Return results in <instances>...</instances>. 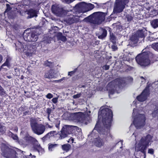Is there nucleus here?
Listing matches in <instances>:
<instances>
[{
    "mask_svg": "<svg viewBox=\"0 0 158 158\" xmlns=\"http://www.w3.org/2000/svg\"><path fill=\"white\" fill-rule=\"evenodd\" d=\"M98 119L102 118V121L104 129L101 127L97 122L94 130H96L100 134L109 135L112 138L113 136L110 132V129L113 121V113L112 110L107 108L102 109L98 112Z\"/></svg>",
    "mask_w": 158,
    "mask_h": 158,
    "instance_id": "nucleus-1",
    "label": "nucleus"
},
{
    "mask_svg": "<svg viewBox=\"0 0 158 158\" xmlns=\"http://www.w3.org/2000/svg\"><path fill=\"white\" fill-rule=\"evenodd\" d=\"M125 83V78L123 77L117 78L111 81L107 85V89L109 94L112 95L114 94L115 85L120 88L123 87Z\"/></svg>",
    "mask_w": 158,
    "mask_h": 158,
    "instance_id": "nucleus-2",
    "label": "nucleus"
},
{
    "mask_svg": "<svg viewBox=\"0 0 158 158\" xmlns=\"http://www.w3.org/2000/svg\"><path fill=\"white\" fill-rule=\"evenodd\" d=\"M152 138V136L150 134L142 137L137 144L136 147L137 151L141 152L145 154L147 149L149 146Z\"/></svg>",
    "mask_w": 158,
    "mask_h": 158,
    "instance_id": "nucleus-3",
    "label": "nucleus"
},
{
    "mask_svg": "<svg viewBox=\"0 0 158 158\" xmlns=\"http://www.w3.org/2000/svg\"><path fill=\"white\" fill-rule=\"evenodd\" d=\"M149 51H147L138 54L135 58L137 63L143 66H146L149 65L150 60L149 58Z\"/></svg>",
    "mask_w": 158,
    "mask_h": 158,
    "instance_id": "nucleus-4",
    "label": "nucleus"
},
{
    "mask_svg": "<svg viewBox=\"0 0 158 158\" xmlns=\"http://www.w3.org/2000/svg\"><path fill=\"white\" fill-rule=\"evenodd\" d=\"M128 0H116V2L113 9L112 14L110 15L111 18H116V17H113L114 14L116 15L118 13L122 12L125 7L126 3L127 2Z\"/></svg>",
    "mask_w": 158,
    "mask_h": 158,
    "instance_id": "nucleus-5",
    "label": "nucleus"
},
{
    "mask_svg": "<svg viewBox=\"0 0 158 158\" xmlns=\"http://www.w3.org/2000/svg\"><path fill=\"white\" fill-rule=\"evenodd\" d=\"M75 127L72 125H64L60 131V139H63L67 137L68 135L72 133Z\"/></svg>",
    "mask_w": 158,
    "mask_h": 158,
    "instance_id": "nucleus-6",
    "label": "nucleus"
},
{
    "mask_svg": "<svg viewBox=\"0 0 158 158\" xmlns=\"http://www.w3.org/2000/svg\"><path fill=\"white\" fill-rule=\"evenodd\" d=\"M102 17L100 15H97L94 13L87 17L85 18L86 21L94 24H99L102 22Z\"/></svg>",
    "mask_w": 158,
    "mask_h": 158,
    "instance_id": "nucleus-7",
    "label": "nucleus"
},
{
    "mask_svg": "<svg viewBox=\"0 0 158 158\" xmlns=\"http://www.w3.org/2000/svg\"><path fill=\"white\" fill-rule=\"evenodd\" d=\"M146 117L143 114H139L134 118L133 123L137 129L143 127L145 125Z\"/></svg>",
    "mask_w": 158,
    "mask_h": 158,
    "instance_id": "nucleus-8",
    "label": "nucleus"
},
{
    "mask_svg": "<svg viewBox=\"0 0 158 158\" xmlns=\"http://www.w3.org/2000/svg\"><path fill=\"white\" fill-rule=\"evenodd\" d=\"M51 10L52 12L55 15L59 17H63L68 13L69 11L64 10L63 8L57 5H53L52 6Z\"/></svg>",
    "mask_w": 158,
    "mask_h": 158,
    "instance_id": "nucleus-9",
    "label": "nucleus"
},
{
    "mask_svg": "<svg viewBox=\"0 0 158 158\" xmlns=\"http://www.w3.org/2000/svg\"><path fill=\"white\" fill-rule=\"evenodd\" d=\"M31 126L33 132L38 135L43 133L45 130V127L44 125L38 124L36 122L32 123Z\"/></svg>",
    "mask_w": 158,
    "mask_h": 158,
    "instance_id": "nucleus-10",
    "label": "nucleus"
},
{
    "mask_svg": "<svg viewBox=\"0 0 158 158\" xmlns=\"http://www.w3.org/2000/svg\"><path fill=\"white\" fill-rule=\"evenodd\" d=\"M38 34L35 31H31L27 33H25L23 35L24 40L29 42H36L38 38Z\"/></svg>",
    "mask_w": 158,
    "mask_h": 158,
    "instance_id": "nucleus-11",
    "label": "nucleus"
},
{
    "mask_svg": "<svg viewBox=\"0 0 158 158\" xmlns=\"http://www.w3.org/2000/svg\"><path fill=\"white\" fill-rule=\"evenodd\" d=\"M150 86L149 85H147L141 94L137 97L136 99L138 101L143 102L147 99L148 97L150 94Z\"/></svg>",
    "mask_w": 158,
    "mask_h": 158,
    "instance_id": "nucleus-12",
    "label": "nucleus"
},
{
    "mask_svg": "<svg viewBox=\"0 0 158 158\" xmlns=\"http://www.w3.org/2000/svg\"><path fill=\"white\" fill-rule=\"evenodd\" d=\"M75 119L78 122L84 123L85 120V114L81 112L75 113L74 114Z\"/></svg>",
    "mask_w": 158,
    "mask_h": 158,
    "instance_id": "nucleus-13",
    "label": "nucleus"
},
{
    "mask_svg": "<svg viewBox=\"0 0 158 158\" xmlns=\"http://www.w3.org/2000/svg\"><path fill=\"white\" fill-rule=\"evenodd\" d=\"M23 139L24 142L25 143L24 144L26 145L35 143V142H37V140L36 139L30 136L29 135H26Z\"/></svg>",
    "mask_w": 158,
    "mask_h": 158,
    "instance_id": "nucleus-14",
    "label": "nucleus"
},
{
    "mask_svg": "<svg viewBox=\"0 0 158 158\" xmlns=\"http://www.w3.org/2000/svg\"><path fill=\"white\" fill-rule=\"evenodd\" d=\"M25 12L27 13L28 16L27 19H30L33 18L34 17L37 16L36 10L32 8L30 9L26 10Z\"/></svg>",
    "mask_w": 158,
    "mask_h": 158,
    "instance_id": "nucleus-15",
    "label": "nucleus"
},
{
    "mask_svg": "<svg viewBox=\"0 0 158 158\" xmlns=\"http://www.w3.org/2000/svg\"><path fill=\"white\" fill-rule=\"evenodd\" d=\"M18 154L15 151L11 149L4 156L6 158H18Z\"/></svg>",
    "mask_w": 158,
    "mask_h": 158,
    "instance_id": "nucleus-16",
    "label": "nucleus"
},
{
    "mask_svg": "<svg viewBox=\"0 0 158 158\" xmlns=\"http://www.w3.org/2000/svg\"><path fill=\"white\" fill-rule=\"evenodd\" d=\"M76 16L73 15L72 17H69L66 20V22L69 24L71 25L73 23H77L79 22V19L78 18H76Z\"/></svg>",
    "mask_w": 158,
    "mask_h": 158,
    "instance_id": "nucleus-17",
    "label": "nucleus"
},
{
    "mask_svg": "<svg viewBox=\"0 0 158 158\" xmlns=\"http://www.w3.org/2000/svg\"><path fill=\"white\" fill-rule=\"evenodd\" d=\"M11 149L4 143H2L1 144V151L3 156L5 155L8 152H9Z\"/></svg>",
    "mask_w": 158,
    "mask_h": 158,
    "instance_id": "nucleus-18",
    "label": "nucleus"
},
{
    "mask_svg": "<svg viewBox=\"0 0 158 158\" xmlns=\"http://www.w3.org/2000/svg\"><path fill=\"white\" fill-rule=\"evenodd\" d=\"M94 145L97 147H100L103 145L104 143L102 139L98 137L94 140Z\"/></svg>",
    "mask_w": 158,
    "mask_h": 158,
    "instance_id": "nucleus-19",
    "label": "nucleus"
},
{
    "mask_svg": "<svg viewBox=\"0 0 158 158\" xmlns=\"http://www.w3.org/2000/svg\"><path fill=\"white\" fill-rule=\"evenodd\" d=\"M145 30L143 29L139 30L137 31L135 34L139 38H144L145 36Z\"/></svg>",
    "mask_w": 158,
    "mask_h": 158,
    "instance_id": "nucleus-20",
    "label": "nucleus"
},
{
    "mask_svg": "<svg viewBox=\"0 0 158 158\" xmlns=\"http://www.w3.org/2000/svg\"><path fill=\"white\" fill-rule=\"evenodd\" d=\"M109 31L110 33V40L113 44H116V37L114 35V34L111 33V29L110 28H109Z\"/></svg>",
    "mask_w": 158,
    "mask_h": 158,
    "instance_id": "nucleus-21",
    "label": "nucleus"
},
{
    "mask_svg": "<svg viewBox=\"0 0 158 158\" xmlns=\"http://www.w3.org/2000/svg\"><path fill=\"white\" fill-rule=\"evenodd\" d=\"M43 65L45 67H48L50 68H52L54 66V63L53 62L49 61V60H47L44 61Z\"/></svg>",
    "mask_w": 158,
    "mask_h": 158,
    "instance_id": "nucleus-22",
    "label": "nucleus"
},
{
    "mask_svg": "<svg viewBox=\"0 0 158 158\" xmlns=\"http://www.w3.org/2000/svg\"><path fill=\"white\" fill-rule=\"evenodd\" d=\"M32 144L33 145V149L35 151H37L39 152L42 150V148L40 145L38 144L37 141L35 143H33Z\"/></svg>",
    "mask_w": 158,
    "mask_h": 158,
    "instance_id": "nucleus-23",
    "label": "nucleus"
},
{
    "mask_svg": "<svg viewBox=\"0 0 158 158\" xmlns=\"http://www.w3.org/2000/svg\"><path fill=\"white\" fill-rule=\"evenodd\" d=\"M57 37L59 40L63 42H65L67 40L66 37L63 35L62 33L60 32H58L57 33Z\"/></svg>",
    "mask_w": 158,
    "mask_h": 158,
    "instance_id": "nucleus-24",
    "label": "nucleus"
},
{
    "mask_svg": "<svg viewBox=\"0 0 158 158\" xmlns=\"http://www.w3.org/2000/svg\"><path fill=\"white\" fill-rule=\"evenodd\" d=\"M71 147L69 143H67L63 144L61 146V148L62 149L66 152H68L71 148Z\"/></svg>",
    "mask_w": 158,
    "mask_h": 158,
    "instance_id": "nucleus-25",
    "label": "nucleus"
},
{
    "mask_svg": "<svg viewBox=\"0 0 158 158\" xmlns=\"http://www.w3.org/2000/svg\"><path fill=\"white\" fill-rule=\"evenodd\" d=\"M51 133V135H52V137L57 138L58 139H60L59 136L60 135V132L58 133H57L56 131H50Z\"/></svg>",
    "mask_w": 158,
    "mask_h": 158,
    "instance_id": "nucleus-26",
    "label": "nucleus"
},
{
    "mask_svg": "<svg viewBox=\"0 0 158 158\" xmlns=\"http://www.w3.org/2000/svg\"><path fill=\"white\" fill-rule=\"evenodd\" d=\"M16 49L21 51L22 50L24 51L27 48L25 49L23 44L21 42H19L17 44H16Z\"/></svg>",
    "mask_w": 158,
    "mask_h": 158,
    "instance_id": "nucleus-27",
    "label": "nucleus"
},
{
    "mask_svg": "<svg viewBox=\"0 0 158 158\" xmlns=\"http://www.w3.org/2000/svg\"><path fill=\"white\" fill-rule=\"evenodd\" d=\"M54 77V75L52 71L49 70L45 73L44 77L47 78H52Z\"/></svg>",
    "mask_w": 158,
    "mask_h": 158,
    "instance_id": "nucleus-28",
    "label": "nucleus"
},
{
    "mask_svg": "<svg viewBox=\"0 0 158 158\" xmlns=\"http://www.w3.org/2000/svg\"><path fill=\"white\" fill-rule=\"evenodd\" d=\"M151 25L154 28L158 27V19H156L152 20L151 22Z\"/></svg>",
    "mask_w": 158,
    "mask_h": 158,
    "instance_id": "nucleus-29",
    "label": "nucleus"
},
{
    "mask_svg": "<svg viewBox=\"0 0 158 158\" xmlns=\"http://www.w3.org/2000/svg\"><path fill=\"white\" fill-rule=\"evenodd\" d=\"M34 47V46H33V47H32L31 45H26V47H25V48H27V50L26 52H24L25 54L27 55V56H31L32 54V52H30L29 51L28 48H29L30 49L29 50H31V48H33V47Z\"/></svg>",
    "mask_w": 158,
    "mask_h": 158,
    "instance_id": "nucleus-30",
    "label": "nucleus"
},
{
    "mask_svg": "<svg viewBox=\"0 0 158 158\" xmlns=\"http://www.w3.org/2000/svg\"><path fill=\"white\" fill-rule=\"evenodd\" d=\"M51 134L50 131L47 134L44 136L42 138L43 141H45L50 139L52 138Z\"/></svg>",
    "mask_w": 158,
    "mask_h": 158,
    "instance_id": "nucleus-31",
    "label": "nucleus"
},
{
    "mask_svg": "<svg viewBox=\"0 0 158 158\" xmlns=\"http://www.w3.org/2000/svg\"><path fill=\"white\" fill-rule=\"evenodd\" d=\"M102 34L98 36L99 39H103L105 38L107 35V31L105 29H102Z\"/></svg>",
    "mask_w": 158,
    "mask_h": 158,
    "instance_id": "nucleus-32",
    "label": "nucleus"
},
{
    "mask_svg": "<svg viewBox=\"0 0 158 158\" xmlns=\"http://www.w3.org/2000/svg\"><path fill=\"white\" fill-rule=\"evenodd\" d=\"M139 38L135 34L134 35H133L131 38L130 39L131 41L137 42L139 40Z\"/></svg>",
    "mask_w": 158,
    "mask_h": 158,
    "instance_id": "nucleus-33",
    "label": "nucleus"
},
{
    "mask_svg": "<svg viewBox=\"0 0 158 158\" xmlns=\"http://www.w3.org/2000/svg\"><path fill=\"white\" fill-rule=\"evenodd\" d=\"M125 18L127 21L130 22L133 18V16L131 14H127L125 15Z\"/></svg>",
    "mask_w": 158,
    "mask_h": 158,
    "instance_id": "nucleus-34",
    "label": "nucleus"
},
{
    "mask_svg": "<svg viewBox=\"0 0 158 158\" xmlns=\"http://www.w3.org/2000/svg\"><path fill=\"white\" fill-rule=\"evenodd\" d=\"M9 134L10 136L14 140H17L18 139V137L17 135L16 134H14L12 132L9 131Z\"/></svg>",
    "mask_w": 158,
    "mask_h": 158,
    "instance_id": "nucleus-35",
    "label": "nucleus"
},
{
    "mask_svg": "<svg viewBox=\"0 0 158 158\" xmlns=\"http://www.w3.org/2000/svg\"><path fill=\"white\" fill-rule=\"evenodd\" d=\"M6 130V127L4 126H2L0 123V132L3 134L5 133Z\"/></svg>",
    "mask_w": 158,
    "mask_h": 158,
    "instance_id": "nucleus-36",
    "label": "nucleus"
},
{
    "mask_svg": "<svg viewBox=\"0 0 158 158\" xmlns=\"http://www.w3.org/2000/svg\"><path fill=\"white\" fill-rule=\"evenodd\" d=\"M150 15H152L151 16L152 17L156 16L158 15V11L157 10L153 9L152 10Z\"/></svg>",
    "mask_w": 158,
    "mask_h": 158,
    "instance_id": "nucleus-37",
    "label": "nucleus"
},
{
    "mask_svg": "<svg viewBox=\"0 0 158 158\" xmlns=\"http://www.w3.org/2000/svg\"><path fill=\"white\" fill-rule=\"evenodd\" d=\"M6 94V91L0 85V96H5Z\"/></svg>",
    "mask_w": 158,
    "mask_h": 158,
    "instance_id": "nucleus-38",
    "label": "nucleus"
},
{
    "mask_svg": "<svg viewBox=\"0 0 158 158\" xmlns=\"http://www.w3.org/2000/svg\"><path fill=\"white\" fill-rule=\"evenodd\" d=\"M60 121L58 119H56L54 122V124H55V127L58 128V130L60 129Z\"/></svg>",
    "mask_w": 158,
    "mask_h": 158,
    "instance_id": "nucleus-39",
    "label": "nucleus"
},
{
    "mask_svg": "<svg viewBox=\"0 0 158 158\" xmlns=\"http://www.w3.org/2000/svg\"><path fill=\"white\" fill-rule=\"evenodd\" d=\"M151 46L152 48L158 52V43L152 44Z\"/></svg>",
    "mask_w": 158,
    "mask_h": 158,
    "instance_id": "nucleus-40",
    "label": "nucleus"
},
{
    "mask_svg": "<svg viewBox=\"0 0 158 158\" xmlns=\"http://www.w3.org/2000/svg\"><path fill=\"white\" fill-rule=\"evenodd\" d=\"M4 66H6L8 67H10V65L8 59H6V61L2 65V67Z\"/></svg>",
    "mask_w": 158,
    "mask_h": 158,
    "instance_id": "nucleus-41",
    "label": "nucleus"
},
{
    "mask_svg": "<svg viewBox=\"0 0 158 158\" xmlns=\"http://www.w3.org/2000/svg\"><path fill=\"white\" fill-rule=\"evenodd\" d=\"M152 116L153 117H155L157 116H158V109L156 110H154L151 114Z\"/></svg>",
    "mask_w": 158,
    "mask_h": 158,
    "instance_id": "nucleus-42",
    "label": "nucleus"
},
{
    "mask_svg": "<svg viewBox=\"0 0 158 158\" xmlns=\"http://www.w3.org/2000/svg\"><path fill=\"white\" fill-rule=\"evenodd\" d=\"M27 109V107L25 106H21L19 108V110L21 112L24 111L25 110Z\"/></svg>",
    "mask_w": 158,
    "mask_h": 158,
    "instance_id": "nucleus-43",
    "label": "nucleus"
},
{
    "mask_svg": "<svg viewBox=\"0 0 158 158\" xmlns=\"http://www.w3.org/2000/svg\"><path fill=\"white\" fill-rule=\"evenodd\" d=\"M58 146V144H50L48 146V149H52L53 148H54L55 147H57Z\"/></svg>",
    "mask_w": 158,
    "mask_h": 158,
    "instance_id": "nucleus-44",
    "label": "nucleus"
},
{
    "mask_svg": "<svg viewBox=\"0 0 158 158\" xmlns=\"http://www.w3.org/2000/svg\"><path fill=\"white\" fill-rule=\"evenodd\" d=\"M77 69H75L73 71H71L70 72H69L68 73V75H69L70 76H72L76 72V71Z\"/></svg>",
    "mask_w": 158,
    "mask_h": 158,
    "instance_id": "nucleus-45",
    "label": "nucleus"
},
{
    "mask_svg": "<svg viewBox=\"0 0 158 158\" xmlns=\"http://www.w3.org/2000/svg\"><path fill=\"white\" fill-rule=\"evenodd\" d=\"M52 111V110L51 108H48L47 109V113L48 115H50Z\"/></svg>",
    "mask_w": 158,
    "mask_h": 158,
    "instance_id": "nucleus-46",
    "label": "nucleus"
},
{
    "mask_svg": "<svg viewBox=\"0 0 158 158\" xmlns=\"http://www.w3.org/2000/svg\"><path fill=\"white\" fill-rule=\"evenodd\" d=\"M53 97V95L51 93H48L46 95V97L48 99H51Z\"/></svg>",
    "mask_w": 158,
    "mask_h": 158,
    "instance_id": "nucleus-47",
    "label": "nucleus"
},
{
    "mask_svg": "<svg viewBox=\"0 0 158 158\" xmlns=\"http://www.w3.org/2000/svg\"><path fill=\"white\" fill-rule=\"evenodd\" d=\"M110 66L109 65H108L107 64L105 65L103 67V68L105 70H108L109 69Z\"/></svg>",
    "mask_w": 158,
    "mask_h": 158,
    "instance_id": "nucleus-48",
    "label": "nucleus"
},
{
    "mask_svg": "<svg viewBox=\"0 0 158 158\" xmlns=\"http://www.w3.org/2000/svg\"><path fill=\"white\" fill-rule=\"evenodd\" d=\"M148 153L151 154H153L154 153V150L152 148L149 149L148 151Z\"/></svg>",
    "mask_w": 158,
    "mask_h": 158,
    "instance_id": "nucleus-49",
    "label": "nucleus"
},
{
    "mask_svg": "<svg viewBox=\"0 0 158 158\" xmlns=\"http://www.w3.org/2000/svg\"><path fill=\"white\" fill-rule=\"evenodd\" d=\"M81 94H76L73 95V97L74 98H80L81 96Z\"/></svg>",
    "mask_w": 158,
    "mask_h": 158,
    "instance_id": "nucleus-50",
    "label": "nucleus"
},
{
    "mask_svg": "<svg viewBox=\"0 0 158 158\" xmlns=\"http://www.w3.org/2000/svg\"><path fill=\"white\" fill-rule=\"evenodd\" d=\"M23 115H26L27 114H31V112L29 110H27L23 113Z\"/></svg>",
    "mask_w": 158,
    "mask_h": 158,
    "instance_id": "nucleus-51",
    "label": "nucleus"
},
{
    "mask_svg": "<svg viewBox=\"0 0 158 158\" xmlns=\"http://www.w3.org/2000/svg\"><path fill=\"white\" fill-rule=\"evenodd\" d=\"M111 48L114 51H115L118 49V48L116 45H112Z\"/></svg>",
    "mask_w": 158,
    "mask_h": 158,
    "instance_id": "nucleus-52",
    "label": "nucleus"
},
{
    "mask_svg": "<svg viewBox=\"0 0 158 158\" xmlns=\"http://www.w3.org/2000/svg\"><path fill=\"white\" fill-rule=\"evenodd\" d=\"M52 102L54 103H56L57 102V98H53L52 100Z\"/></svg>",
    "mask_w": 158,
    "mask_h": 158,
    "instance_id": "nucleus-53",
    "label": "nucleus"
},
{
    "mask_svg": "<svg viewBox=\"0 0 158 158\" xmlns=\"http://www.w3.org/2000/svg\"><path fill=\"white\" fill-rule=\"evenodd\" d=\"M67 3L69 4L73 2L74 0H64Z\"/></svg>",
    "mask_w": 158,
    "mask_h": 158,
    "instance_id": "nucleus-54",
    "label": "nucleus"
},
{
    "mask_svg": "<svg viewBox=\"0 0 158 158\" xmlns=\"http://www.w3.org/2000/svg\"><path fill=\"white\" fill-rule=\"evenodd\" d=\"M45 125H46V126L48 128H52V127H53L52 126H51L50 125L48 124V123H45Z\"/></svg>",
    "mask_w": 158,
    "mask_h": 158,
    "instance_id": "nucleus-55",
    "label": "nucleus"
},
{
    "mask_svg": "<svg viewBox=\"0 0 158 158\" xmlns=\"http://www.w3.org/2000/svg\"><path fill=\"white\" fill-rule=\"evenodd\" d=\"M94 5L92 4H90L89 7L90 8V10L93 9L94 8Z\"/></svg>",
    "mask_w": 158,
    "mask_h": 158,
    "instance_id": "nucleus-56",
    "label": "nucleus"
},
{
    "mask_svg": "<svg viewBox=\"0 0 158 158\" xmlns=\"http://www.w3.org/2000/svg\"><path fill=\"white\" fill-rule=\"evenodd\" d=\"M6 6L7 9H9V10H10L11 9V8L10 7V5L9 4H6Z\"/></svg>",
    "mask_w": 158,
    "mask_h": 158,
    "instance_id": "nucleus-57",
    "label": "nucleus"
},
{
    "mask_svg": "<svg viewBox=\"0 0 158 158\" xmlns=\"http://www.w3.org/2000/svg\"><path fill=\"white\" fill-rule=\"evenodd\" d=\"M3 58L2 56L0 54V63L1 62Z\"/></svg>",
    "mask_w": 158,
    "mask_h": 158,
    "instance_id": "nucleus-58",
    "label": "nucleus"
},
{
    "mask_svg": "<svg viewBox=\"0 0 158 158\" xmlns=\"http://www.w3.org/2000/svg\"><path fill=\"white\" fill-rule=\"evenodd\" d=\"M64 79V77H63L61 79L58 80H57L56 81H59V82L61 81H63Z\"/></svg>",
    "mask_w": 158,
    "mask_h": 158,
    "instance_id": "nucleus-59",
    "label": "nucleus"
},
{
    "mask_svg": "<svg viewBox=\"0 0 158 158\" xmlns=\"http://www.w3.org/2000/svg\"><path fill=\"white\" fill-rule=\"evenodd\" d=\"M14 131L16 132H17L18 131V128L17 127H15L14 129Z\"/></svg>",
    "mask_w": 158,
    "mask_h": 158,
    "instance_id": "nucleus-60",
    "label": "nucleus"
},
{
    "mask_svg": "<svg viewBox=\"0 0 158 158\" xmlns=\"http://www.w3.org/2000/svg\"><path fill=\"white\" fill-rule=\"evenodd\" d=\"M24 78V76L23 75H22L20 78V79L21 80H23V79Z\"/></svg>",
    "mask_w": 158,
    "mask_h": 158,
    "instance_id": "nucleus-61",
    "label": "nucleus"
},
{
    "mask_svg": "<svg viewBox=\"0 0 158 158\" xmlns=\"http://www.w3.org/2000/svg\"><path fill=\"white\" fill-rule=\"evenodd\" d=\"M50 116V115H48V117H47V118H48V120L49 121H50V118H49Z\"/></svg>",
    "mask_w": 158,
    "mask_h": 158,
    "instance_id": "nucleus-62",
    "label": "nucleus"
},
{
    "mask_svg": "<svg viewBox=\"0 0 158 158\" xmlns=\"http://www.w3.org/2000/svg\"><path fill=\"white\" fill-rule=\"evenodd\" d=\"M123 141H121V143L122 146H121V147H120V148H122V145H123Z\"/></svg>",
    "mask_w": 158,
    "mask_h": 158,
    "instance_id": "nucleus-63",
    "label": "nucleus"
},
{
    "mask_svg": "<svg viewBox=\"0 0 158 158\" xmlns=\"http://www.w3.org/2000/svg\"><path fill=\"white\" fill-rule=\"evenodd\" d=\"M83 3H84V2H82L81 3H79V5L80 6H82V4Z\"/></svg>",
    "mask_w": 158,
    "mask_h": 158,
    "instance_id": "nucleus-64",
    "label": "nucleus"
}]
</instances>
